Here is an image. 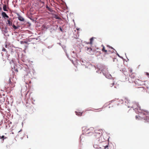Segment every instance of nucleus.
I'll list each match as a JSON object with an SVG mask.
<instances>
[{
  "label": "nucleus",
  "mask_w": 149,
  "mask_h": 149,
  "mask_svg": "<svg viewBox=\"0 0 149 149\" xmlns=\"http://www.w3.org/2000/svg\"><path fill=\"white\" fill-rule=\"evenodd\" d=\"M136 118L137 120H144L148 121L149 120V112L146 111L142 110L139 115L136 116Z\"/></svg>",
  "instance_id": "obj_1"
},
{
  "label": "nucleus",
  "mask_w": 149,
  "mask_h": 149,
  "mask_svg": "<svg viewBox=\"0 0 149 149\" xmlns=\"http://www.w3.org/2000/svg\"><path fill=\"white\" fill-rule=\"evenodd\" d=\"M132 107H131L133 109V110H135V111L136 113H140L142 112V110L141 109V108L139 106L138 103L136 102H133L132 103Z\"/></svg>",
  "instance_id": "obj_2"
},
{
  "label": "nucleus",
  "mask_w": 149,
  "mask_h": 149,
  "mask_svg": "<svg viewBox=\"0 0 149 149\" xmlns=\"http://www.w3.org/2000/svg\"><path fill=\"white\" fill-rule=\"evenodd\" d=\"M24 133L22 132V130H21L18 132L17 134L16 138L17 139H22L24 136Z\"/></svg>",
  "instance_id": "obj_3"
},
{
  "label": "nucleus",
  "mask_w": 149,
  "mask_h": 149,
  "mask_svg": "<svg viewBox=\"0 0 149 149\" xmlns=\"http://www.w3.org/2000/svg\"><path fill=\"white\" fill-rule=\"evenodd\" d=\"M101 136V133L100 132H95L94 134V138L95 139H99Z\"/></svg>",
  "instance_id": "obj_4"
},
{
  "label": "nucleus",
  "mask_w": 149,
  "mask_h": 149,
  "mask_svg": "<svg viewBox=\"0 0 149 149\" xmlns=\"http://www.w3.org/2000/svg\"><path fill=\"white\" fill-rule=\"evenodd\" d=\"M9 84L10 86V91H11L13 90V88L14 87V86L13 85L12 82L10 80V79H9Z\"/></svg>",
  "instance_id": "obj_5"
},
{
  "label": "nucleus",
  "mask_w": 149,
  "mask_h": 149,
  "mask_svg": "<svg viewBox=\"0 0 149 149\" xmlns=\"http://www.w3.org/2000/svg\"><path fill=\"white\" fill-rule=\"evenodd\" d=\"M6 24L8 26H12V22L10 18L8 20L7 22H6Z\"/></svg>",
  "instance_id": "obj_6"
},
{
  "label": "nucleus",
  "mask_w": 149,
  "mask_h": 149,
  "mask_svg": "<svg viewBox=\"0 0 149 149\" xmlns=\"http://www.w3.org/2000/svg\"><path fill=\"white\" fill-rule=\"evenodd\" d=\"M86 50L90 54H92L93 53H92V49L90 47H87Z\"/></svg>",
  "instance_id": "obj_7"
},
{
  "label": "nucleus",
  "mask_w": 149,
  "mask_h": 149,
  "mask_svg": "<svg viewBox=\"0 0 149 149\" xmlns=\"http://www.w3.org/2000/svg\"><path fill=\"white\" fill-rule=\"evenodd\" d=\"M17 18L18 19L21 21H24V19L21 16L19 15H18Z\"/></svg>",
  "instance_id": "obj_8"
},
{
  "label": "nucleus",
  "mask_w": 149,
  "mask_h": 149,
  "mask_svg": "<svg viewBox=\"0 0 149 149\" xmlns=\"http://www.w3.org/2000/svg\"><path fill=\"white\" fill-rule=\"evenodd\" d=\"M95 38L92 37L90 39V42H88L87 43V44H90L91 45H92L93 43V41L94 40V38Z\"/></svg>",
  "instance_id": "obj_9"
},
{
  "label": "nucleus",
  "mask_w": 149,
  "mask_h": 149,
  "mask_svg": "<svg viewBox=\"0 0 149 149\" xmlns=\"http://www.w3.org/2000/svg\"><path fill=\"white\" fill-rule=\"evenodd\" d=\"M102 46L103 47V48L102 50V51L103 52H104L105 53H107V52L108 50L105 49V47L103 45H102Z\"/></svg>",
  "instance_id": "obj_10"
},
{
  "label": "nucleus",
  "mask_w": 149,
  "mask_h": 149,
  "mask_svg": "<svg viewBox=\"0 0 149 149\" xmlns=\"http://www.w3.org/2000/svg\"><path fill=\"white\" fill-rule=\"evenodd\" d=\"M114 84V82L113 80H112L111 81H110L109 84V86L110 87L113 86Z\"/></svg>",
  "instance_id": "obj_11"
},
{
  "label": "nucleus",
  "mask_w": 149,
  "mask_h": 149,
  "mask_svg": "<svg viewBox=\"0 0 149 149\" xmlns=\"http://www.w3.org/2000/svg\"><path fill=\"white\" fill-rule=\"evenodd\" d=\"M75 113H76V114L77 115L79 116H81L82 115V113L83 112H77V111H76Z\"/></svg>",
  "instance_id": "obj_12"
},
{
  "label": "nucleus",
  "mask_w": 149,
  "mask_h": 149,
  "mask_svg": "<svg viewBox=\"0 0 149 149\" xmlns=\"http://www.w3.org/2000/svg\"><path fill=\"white\" fill-rule=\"evenodd\" d=\"M102 72L104 75H105L106 74H108V71L106 69H104L102 70Z\"/></svg>",
  "instance_id": "obj_13"
},
{
  "label": "nucleus",
  "mask_w": 149,
  "mask_h": 149,
  "mask_svg": "<svg viewBox=\"0 0 149 149\" xmlns=\"http://www.w3.org/2000/svg\"><path fill=\"white\" fill-rule=\"evenodd\" d=\"M137 82L138 84L139 85H142L143 84V82L139 80H138V81Z\"/></svg>",
  "instance_id": "obj_14"
},
{
  "label": "nucleus",
  "mask_w": 149,
  "mask_h": 149,
  "mask_svg": "<svg viewBox=\"0 0 149 149\" xmlns=\"http://www.w3.org/2000/svg\"><path fill=\"white\" fill-rule=\"evenodd\" d=\"M2 15H3V17H6L7 18H8L9 17L6 14V13H5V12L2 13Z\"/></svg>",
  "instance_id": "obj_15"
},
{
  "label": "nucleus",
  "mask_w": 149,
  "mask_h": 149,
  "mask_svg": "<svg viewBox=\"0 0 149 149\" xmlns=\"http://www.w3.org/2000/svg\"><path fill=\"white\" fill-rule=\"evenodd\" d=\"M54 17L56 19H61V18L59 17L57 15H55L53 17Z\"/></svg>",
  "instance_id": "obj_16"
},
{
  "label": "nucleus",
  "mask_w": 149,
  "mask_h": 149,
  "mask_svg": "<svg viewBox=\"0 0 149 149\" xmlns=\"http://www.w3.org/2000/svg\"><path fill=\"white\" fill-rule=\"evenodd\" d=\"M6 5H3V9L4 11H7V10L6 9Z\"/></svg>",
  "instance_id": "obj_17"
},
{
  "label": "nucleus",
  "mask_w": 149,
  "mask_h": 149,
  "mask_svg": "<svg viewBox=\"0 0 149 149\" xmlns=\"http://www.w3.org/2000/svg\"><path fill=\"white\" fill-rule=\"evenodd\" d=\"M31 40H29L28 41H25L24 42V43L27 44H29V42H30Z\"/></svg>",
  "instance_id": "obj_18"
},
{
  "label": "nucleus",
  "mask_w": 149,
  "mask_h": 149,
  "mask_svg": "<svg viewBox=\"0 0 149 149\" xmlns=\"http://www.w3.org/2000/svg\"><path fill=\"white\" fill-rule=\"evenodd\" d=\"M13 28L15 29H17V28L16 27V26L14 24L12 25V26Z\"/></svg>",
  "instance_id": "obj_19"
},
{
  "label": "nucleus",
  "mask_w": 149,
  "mask_h": 149,
  "mask_svg": "<svg viewBox=\"0 0 149 149\" xmlns=\"http://www.w3.org/2000/svg\"><path fill=\"white\" fill-rule=\"evenodd\" d=\"M2 50L3 51H4V52H6V50L4 47L3 48Z\"/></svg>",
  "instance_id": "obj_20"
},
{
  "label": "nucleus",
  "mask_w": 149,
  "mask_h": 149,
  "mask_svg": "<svg viewBox=\"0 0 149 149\" xmlns=\"http://www.w3.org/2000/svg\"><path fill=\"white\" fill-rule=\"evenodd\" d=\"M107 47L108 48H109V49L110 48L112 49H113V48L112 47H110V46H109V45H107Z\"/></svg>",
  "instance_id": "obj_21"
},
{
  "label": "nucleus",
  "mask_w": 149,
  "mask_h": 149,
  "mask_svg": "<svg viewBox=\"0 0 149 149\" xmlns=\"http://www.w3.org/2000/svg\"><path fill=\"white\" fill-rule=\"evenodd\" d=\"M4 137V136H2L1 137V139H3V141Z\"/></svg>",
  "instance_id": "obj_22"
},
{
  "label": "nucleus",
  "mask_w": 149,
  "mask_h": 149,
  "mask_svg": "<svg viewBox=\"0 0 149 149\" xmlns=\"http://www.w3.org/2000/svg\"><path fill=\"white\" fill-rule=\"evenodd\" d=\"M146 75H147L148 77H149V73L147 72Z\"/></svg>",
  "instance_id": "obj_23"
},
{
  "label": "nucleus",
  "mask_w": 149,
  "mask_h": 149,
  "mask_svg": "<svg viewBox=\"0 0 149 149\" xmlns=\"http://www.w3.org/2000/svg\"><path fill=\"white\" fill-rule=\"evenodd\" d=\"M48 10H49L50 11V12H51V11H52V9H51V8H48Z\"/></svg>",
  "instance_id": "obj_24"
},
{
  "label": "nucleus",
  "mask_w": 149,
  "mask_h": 149,
  "mask_svg": "<svg viewBox=\"0 0 149 149\" xmlns=\"http://www.w3.org/2000/svg\"><path fill=\"white\" fill-rule=\"evenodd\" d=\"M59 29H60V30L61 31V32H63V30L61 28V27H59Z\"/></svg>",
  "instance_id": "obj_25"
},
{
  "label": "nucleus",
  "mask_w": 149,
  "mask_h": 149,
  "mask_svg": "<svg viewBox=\"0 0 149 149\" xmlns=\"http://www.w3.org/2000/svg\"><path fill=\"white\" fill-rule=\"evenodd\" d=\"M15 71L17 72H18V70L17 69H15Z\"/></svg>",
  "instance_id": "obj_26"
},
{
  "label": "nucleus",
  "mask_w": 149,
  "mask_h": 149,
  "mask_svg": "<svg viewBox=\"0 0 149 149\" xmlns=\"http://www.w3.org/2000/svg\"><path fill=\"white\" fill-rule=\"evenodd\" d=\"M46 8L47 9H48V8H49V7L48 6H46Z\"/></svg>",
  "instance_id": "obj_27"
},
{
  "label": "nucleus",
  "mask_w": 149,
  "mask_h": 149,
  "mask_svg": "<svg viewBox=\"0 0 149 149\" xmlns=\"http://www.w3.org/2000/svg\"><path fill=\"white\" fill-rule=\"evenodd\" d=\"M19 27H20V26H16V27L17 28V29H18L19 28Z\"/></svg>",
  "instance_id": "obj_28"
},
{
  "label": "nucleus",
  "mask_w": 149,
  "mask_h": 149,
  "mask_svg": "<svg viewBox=\"0 0 149 149\" xmlns=\"http://www.w3.org/2000/svg\"><path fill=\"white\" fill-rule=\"evenodd\" d=\"M7 138V137H5L4 136V139H6Z\"/></svg>",
  "instance_id": "obj_29"
},
{
  "label": "nucleus",
  "mask_w": 149,
  "mask_h": 149,
  "mask_svg": "<svg viewBox=\"0 0 149 149\" xmlns=\"http://www.w3.org/2000/svg\"><path fill=\"white\" fill-rule=\"evenodd\" d=\"M5 88H6V89H8V87H5Z\"/></svg>",
  "instance_id": "obj_30"
},
{
  "label": "nucleus",
  "mask_w": 149,
  "mask_h": 149,
  "mask_svg": "<svg viewBox=\"0 0 149 149\" xmlns=\"http://www.w3.org/2000/svg\"><path fill=\"white\" fill-rule=\"evenodd\" d=\"M108 147V146H105V148H107Z\"/></svg>",
  "instance_id": "obj_31"
},
{
  "label": "nucleus",
  "mask_w": 149,
  "mask_h": 149,
  "mask_svg": "<svg viewBox=\"0 0 149 149\" xmlns=\"http://www.w3.org/2000/svg\"><path fill=\"white\" fill-rule=\"evenodd\" d=\"M2 9L1 8L0 6V10H1Z\"/></svg>",
  "instance_id": "obj_32"
},
{
  "label": "nucleus",
  "mask_w": 149,
  "mask_h": 149,
  "mask_svg": "<svg viewBox=\"0 0 149 149\" xmlns=\"http://www.w3.org/2000/svg\"><path fill=\"white\" fill-rule=\"evenodd\" d=\"M7 45H5V47H7Z\"/></svg>",
  "instance_id": "obj_33"
},
{
  "label": "nucleus",
  "mask_w": 149,
  "mask_h": 149,
  "mask_svg": "<svg viewBox=\"0 0 149 149\" xmlns=\"http://www.w3.org/2000/svg\"><path fill=\"white\" fill-rule=\"evenodd\" d=\"M123 102V101L122 100V103Z\"/></svg>",
  "instance_id": "obj_34"
},
{
  "label": "nucleus",
  "mask_w": 149,
  "mask_h": 149,
  "mask_svg": "<svg viewBox=\"0 0 149 149\" xmlns=\"http://www.w3.org/2000/svg\"><path fill=\"white\" fill-rule=\"evenodd\" d=\"M1 101L0 100V101Z\"/></svg>",
  "instance_id": "obj_35"
}]
</instances>
